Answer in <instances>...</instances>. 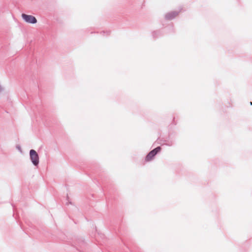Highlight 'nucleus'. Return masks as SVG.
I'll return each mask as SVG.
<instances>
[{
    "mask_svg": "<svg viewBox=\"0 0 252 252\" xmlns=\"http://www.w3.org/2000/svg\"><path fill=\"white\" fill-rule=\"evenodd\" d=\"M31 159L34 165H37L39 162V158L37 153L34 150H31L30 152Z\"/></svg>",
    "mask_w": 252,
    "mask_h": 252,
    "instance_id": "obj_1",
    "label": "nucleus"
},
{
    "mask_svg": "<svg viewBox=\"0 0 252 252\" xmlns=\"http://www.w3.org/2000/svg\"><path fill=\"white\" fill-rule=\"evenodd\" d=\"M22 17L25 22L30 24H35L37 22L36 18L32 15L22 14Z\"/></svg>",
    "mask_w": 252,
    "mask_h": 252,
    "instance_id": "obj_2",
    "label": "nucleus"
},
{
    "mask_svg": "<svg viewBox=\"0 0 252 252\" xmlns=\"http://www.w3.org/2000/svg\"><path fill=\"white\" fill-rule=\"evenodd\" d=\"M161 150V148L160 147H158L152 151H151L148 155L146 157V160L147 161H149L151 160L155 156V155L159 152Z\"/></svg>",
    "mask_w": 252,
    "mask_h": 252,
    "instance_id": "obj_3",
    "label": "nucleus"
},
{
    "mask_svg": "<svg viewBox=\"0 0 252 252\" xmlns=\"http://www.w3.org/2000/svg\"><path fill=\"white\" fill-rule=\"evenodd\" d=\"M178 15V13L176 11L171 12L165 15V18L168 20H170L176 17Z\"/></svg>",
    "mask_w": 252,
    "mask_h": 252,
    "instance_id": "obj_4",
    "label": "nucleus"
},
{
    "mask_svg": "<svg viewBox=\"0 0 252 252\" xmlns=\"http://www.w3.org/2000/svg\"><path fill=\"white\" fill-rule=\"evenodd\" d=\"M250 104H251V105H252V102H251L250 103Z\"/></svg>",
    "mask_w": 252,
    "mask_h": 252,
    "instance_id": "obj_5",
    "label": "nucleus"
}]
</instances>
